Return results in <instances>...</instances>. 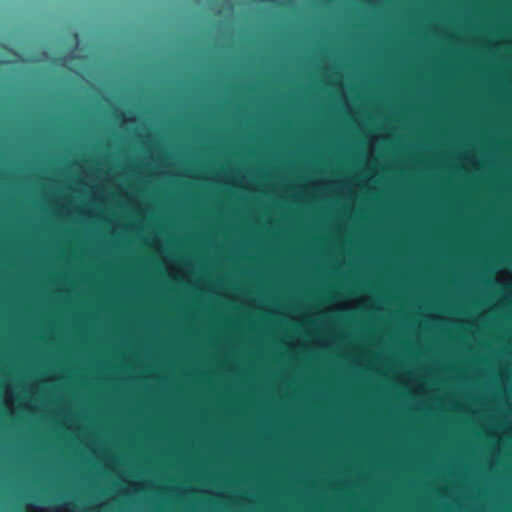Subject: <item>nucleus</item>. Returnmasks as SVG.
<instances>
[{"mask_svg":"<svg viewBox=\"0 0 512 512\" xmlns=\"http://www.w3.org/2000/svg\"><path fill=\"white\" fill-rule=\"evenodd\" d=\"M74 73L77 75H80L79 71H77V70H75Z\"/></svg>","mask_w":512,"mask_h":512,"instance_id":"f3484780","label":"nucleus"},{"mask_svg":"<svg viewBox=\"0 0 512 512\" xmlns=\"http://www.w3.org/2000/svg\"><path fill=\"white\" fill-rule=\"evenodd\" d=\"M74 37L76 40L75 47L72 48L67 54V58L71 61L73 59H84L86 56L84 54L78 53L77 49L79 47V34L77 31L74 32Z\"/></svg>","mask_w":512,"mask_h":512,"instance_id":"0eeeda50","label":"nucleus"},{"mask_svg":"<svg viewBox=\"0 0 512 512\" xmlns=\"http://www.w3.org/2000/svg\"><path fill=\"white\" fill-rule=\"evenodd\" d=\"M335 88L339 94V100L344 108V110L348 113L354 112V104L349 96L347 87L341 82L335 83Z\"/></svg>","mask_w":512,"mask_h":512,"instance_id":"7ed1b4c3","label":"nucleus"},{"mask_svg":"<svg viewBox=\"0 0 512 512\" xmlns=\"http://www.w3.org/2000/svg\"><path fill=\"white\" fill-rule=\"evenodd\" d=\"M282 52L284 55H288V53H289L288 49H283Z\"/></svg>","mask_w":512,"mask_h":512,"instance_id":"ddd939ff","label":"nucleus"},{"mask_svg":"<svg viewBox=\"0 0 512 512\" xmlns=\"http://www.w3.org/2000/svg\"><path fill=\"white\" fill-rule=\"evenodd\" d=\"M173 101L182 107H188L191 105H199L202 101V98L200 95L196 94H185L174 97Z\"/></svg>","mask_w":512,"mask_h":512,"instance_id":"39448f33","label":"nucleus"},{"mask_svg":"<svg viewBox=\"0 0 512 512\" xmlns=\"http://www.w3.org/2000/svg\"><path fill=\"white\" fill-rule=\"evenodd\" d=\"M160 83L176 84L177 86H179L181 88L186 87V85H187L186 81L176 78V76L173 74L163 76L155 82V84H157V85Z\"/></svg>","mask_w":512,"mask_h":512,"instance_id":"423d86ee","label":"nucleus"},{"mask_svg":"<svg viewBox=\"0 0 512 512\" xmlns=\"http://www.w3.org/2000/svg\"><path fill=\"white\" fill-rule=\"evenodd\" d=\"M257 3H272L275 4V0H254Z\"/></svg>","mask_w":512,"mask_h":512,"instance_id":"9b49d317","label":"nucleus"},{"mask_svg":"<svg viewBox=\"0 0 512 512\" xmlns=\"http://www.w3.org/2000/svg\"><path fill=\"white\" fill-rule=\"evenodd\" d=\"M224 9H226L230 14L234 12V5L231 0H226L223 4Z\"/></svg>","mask_w":512,"mask_h":512,"instance_id":"9d476101","label":"nucleus"},{"mask_svg":"<svg viewBox=\"0 0 512 512\" xmlns=\"http://www.w3.org/2000/svg\"><path fill=\"white\" fill-rule=\"evenodd\" d=\"M300 4V0H275V5L286 6L289 8H297Z\"/></svg>","mask_w":512,"mask_h":512,"instance_id":"1a4fd4ad","label":"nucleus"},{"mask_svg":"<svg viewBox=\"0 0 512 512\" xmlns=\"http://www.w3.org/2000/svg\"><path fill=\"white\" fill-rule=\"evenodd\" d=\"M215 13H216L217 15H219V14H221V10L217 9V10H215Z\"/></svg>","mask_w":512,"mask_h":512,"instance_id":"2eb2a0df","label":"nucleus"},{"mask_svg":"<svg viewBox=\"0 0 512 512\" xmlns=\"http://www.w3.org/2000/svg\"><path fill=\"white\" fill-rule=\"evenodd\" d=\"M70 62L71 61L67 58L66 54L64 56L56 57V58L52 59L53 64H55L56 66L65 67L67 69H71V67L69 65Z\"/></svg>","mask_w":512,"mask_h":512,"instance_id":"6e6552de","label":"nucleus"},{"mask_svg":"<svg viewBox=\"0 0 512 512\" xmlns=\"http://www.w3.org/2000/svg\"><path fill=\"white\" fill-rule=\"evenodd\" d=\"M4 63H6L4 60H0V66Z\"/></svg>","mask_w":512,"mask_h":512,"instance_id":"dca6fc26","label":"nucleus"},{"mask_svg":"<svg viewBox=\"0 0 512 512\" xmlns=\"http://www.w3.org/2000/svg\"><path fill=\"white\" fill-rule=\"evenodd\" d=\"M13 135V134H24V135H87V134H139V130H0V135Z\"/></svg>","mask_w":512,"mask_h":512,"instance_id":"f257e3e1","label":"nucleus"},{"mask_svg":"<svg viewBox=\"0 0 512 512\" xmlns=\"http://www.w3.org/2000/svg\"><path fill=\"white\" fill-rule=\"evenodd\" d=\"M201 68L206 69V68H208V66L206 64H204V65H199V66L195 67V69H201Z\"/></svg>","mask_w":512,"mask_h":512,"instance_id":"f8f14e48","label":"nucleus"},{"mask_svg":"<svg viewBox=\"0 0 512 512\" xmlns=\"http://www.w3.org/2000/svg\"><path fill=\"white\" fill-rule=\"evenodd\" d=\"M53 128H54V129H57L58 127H57V126H54Z\"/></svg>","mask_w":512,"mask_h":512,"instance_id":"a211bd4d","label":"nucleus"},{"mask_svg":"<svg viewBox=\"0 0 512 512\" xmlns=\"http://www.w3.org/2000/svg\"><path fill=\"white\" fill-rule=\"evenodd\" d=\"M179 128H184L183 126H180ZM238 128H245L244 126H239ZM266 128H270L267 126ZM326 128H338L337 126H327ZM354 128H370L367 125L359 124L355 126ZM379 128H404L403 126H396V125H389V126H380ZM429 128V126L427 127ZM430 128H445L444 126H430ZM457 128H478L477 126H458ZM481 128V126L479 127ZM482 128H512V126H482Z\"/></svg>","mask_w":512,"mask_h":512,"instance_id":"20e7f679","label":"nucleus"},{"mask_svg":"<svg viewBox=\"0 0 512 512\" xmlns=\"http://www.w3.org/2000/svg\"><path fill=\"white\" fill-rule=\"evenodd\" d=\"M43 57H44L45 59H47V58H48V53H47V52H44V53H43Z\"/></svg>","mask_w":512,"mask_h":512,"instance_id":"4468645a","label":"nucleus"},{"mask_svg":"<svg viewBox=\"0 0 512 512\" xmlns=\"http://www.w3.org/2000/svg\"><path fill=\"white\" fill-rule=\"evenodd\" d=\"M78 128H79V129H82L83 127H82V126H79Z\"/></svg>","mask_w":512,"mask_h":512,"instance_id":"6ab92c4d","label":"nucleus"},{"mask_svg":"<svg viewBox=\"0 0 512 512\" xmlns=\"http://www.w3.org/2000/svg\"><path fill=\"white\" fill-rule=\"evenodd\" d=\"M101 98L111 106L114 116L122 123L118 128H125L124 125L133 124L137 120V115L133 111H126L121 105L112 101L108 92H103Z\"/></svg>","mask_w":512,"mask_h":512,"instance_id":"f03ea898","label":"nucleus"}]
</instances>
